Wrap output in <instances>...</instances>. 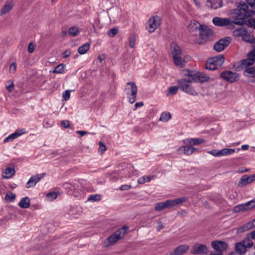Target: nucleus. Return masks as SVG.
I'll use <instances>...</instances> for the list:
<instances>
[{
  "label": "nucleus",
  "mask_w": 255,
  "mask_h": 255,
  "mask_svg": "<svg viewBox=\"0 0 255 255\" xmlns=\"http://www.w3.org/2000/svg\"><path fill=\"white\" fill-rule=\"evenodd\" d=\"M255 11L249 9L248 5L245 2H240L237 5V9H233L231 13V17L235 20V24L241 25L244 24L248 26L255 29V18L249 17L252 16Z\"/></svg>",
  "instance_id": "f257e3e1"
},
{
  "label": "nucleus",
  "mask_w": 255,
  "mask_h": 255,
  "mask_svg": "<svg viewBox=\"0 0 255 255\" xmlns=\"http://www.w3.org/2000/svg\"><path fill=\"white\" fill-rule=\"evenodd\" d=\"M186 77L177 81L179 88L184 92L193 96H197V92L194 90L191 86V83L194 82L191 80L192 77L188 75H184Z\"/></svg>",
  "instance_id": "f03ea898"
},
{
  "label": "nucleus",
  "mask_w": 255,
  "mask_h": 255,
  "mask_svg": "<svg viewBox=\"0 0 255 255\" xmlns=\"http://www.w3.org/2000/svg\"><path fill=\"white\" fill-rule=\"evenodd\" d=\"M128 231V227L127 226H124L118 229L105 241V246L106 247H109L114 245L118 241L124 238Z\"/></svg>",
  "instance_id": "7ed1b4c3"
},
{
  "label": "nucleus",
  "mask_w": 255,
  "mask_h": 255,
  "mask_svg": "<svg viewBox=\"0 0 255 255\" xmlns=\"http://www.w3.org/2000/svg\"><path fill=\"white\" fill-rule=\"evenodd\" d=\"M185 197H182L174 200H168L165 202H161L156 203L155 206V210L157 211H160L162 210L169 208L180 204L186 201Z\"/></svg>",
  "instance_id": "20e7f679"
},
{
  "label": "nucleus",
  "mask_w": 255,
  "mask_h": 255,
  "mask_svg": "<svg viewBox=\"0 0 255 255\" xmlns=\"http://www.w3.org/2000/svg\"><path fill=\"white\" fill-rule=\"evenodd\" d=\"M225 61L223 55H219L208 59L206 64L207 69L215 70L220 68Z\"/></svg>",
  "instance_id": "39448f33"
},
{
  "label": "nucleus",
  "mask_w": 255,
  "mask_h": 255,
  "mask_svg": "<svg viewBox=\"0 0 255 255\" xmlns=\"http://www.w3.org/2000/svg\"><path fill=\"white\" fill-rule=\"evenodd\" d=\"M199 37L194 39L198 44L204 43L208 38L213 34V31L206 25H202L199 31Z\"/></svg>",
  "instance_id": "423d86ee"
},
{
  "label": "nucleus",
  "mask_w": 255,
  "mask_h": 255,
  "mask_svg": "<svg viewBox=\"0 0 255 255\" xmlns=\"http://www.w3.org/2000/svg\"><path fill=\"white\" fill-rule=\"evenodd\" d=\"M126 94L130 103L133 104L136 100L137 88L134 82H128L126 86Z\"/></svg>",
  "instance_id": "0eeeda50"
},
{
  "label": "nucleus",
  "mask_w": 255,
  "mask_h": 255,
  "mask_svg": "<svg viewBox=\"0 0 255 255\" xmlns=\"http://www.w3.org/2000/svg\"><path fill=\"white\" fill-rule=\"evenodd\" d=\"M183 75H188L191 76L192 78L191 80H193L194 82H204L207 81L209 78L206 75L194 71L184 70L183 72Z\"/></svg>",
  "instance_id": "6e6552de"
},
{
  "label": "nucleus",
  "mask_w": 255,
  "mask_h": 255,
  "mask_svg": "<svg viewBox=\"0 0 255 255\" xmlns=\"http://www.w3.org/2000/svg\"><path fill=\"white\" fill-rule=\"evenodd\" d=\"M161 19L159 16L155 15L150 18L146 23V29L149 33L153 32L160 25Z\"/></svg>",
  "instance_id": "1a4fd4ad"
},
{
  "label": "nucleus",
  "mask_w": 255,
  "mask_h": 255,
  "mask_svg": "<svg viewBox=\"0 0 255 255\" xmlns=\"http://www.w3.org/2000/svg\"><path fill=\"white\" fill-rule=\"evenodd\" d=\"M235 152L232 148H223L221 150L213 149L207 151V153L217 157L232 155Z\"/></svg>",
  "instance_id": "9d476101"
},
{
  "label": "nucleus",
  "mask_w": 255,
  "mask_h": 255,
  "mask_svg": "<svg viewBox=\"0 0 255 255\" xmlns=\"http://www.w3.org/2000/svg\"><path fill=\"white\" fill-rule=\"evenodd\" d=\"M235 20H230L228 18H222L219 17H215L212 20L213 24L217 26H228L230 27L233 26Z\"/></svg>",
  "instance_id": "9b49d317"
},
{
  "label": "nucleus",
  "mask_w": 255,
  "mask_h": 255,
  "mask_svg": "<svg viewBox=\"0 0 255 255\" xmlns=\"http://www.w3.org/2000/svg\"><path fill=\"white\" fill-rule=\"evenodd\" d=\"M220 75L222 78L231 83L237 81L239 78V75L237 73L229 71L222 72Z\"/></svg>",
  "instance_id": "f8f14e48"
},
{
  "label": "nucleus",
  "mask_w": 255,
  "mask_h": 255,
  "mask_svg": "<svg viewBox=\"0 0 255 255\" xmlns=\"http://www.w3.org/2000/svg\"><path fill=\"white\" fill-rule=\"evenodd\" d=\"M212 247L217 252L223 253V252L226 251L228 245L227 243L222 241H214L211 243Z\"/></svg>",
  "instance_id": "ddd939ff"
},
{
  "label": "nucleus",
  "mask_w": 255,
  "mask_h": 255,
  "mask_svg": "<svg viewBox=\"0 0 255 255\" xmlns=\"http://www.w3.org/2000/svg\"><path fill=\"white\" fill-rule=\"evenodd\" d=\"M230 43V39L229 37L222 38L215 43L214 45V49L217 52L223 51Z\"/></svg>",
  "instance_id": "4468645a"
},
{
  "label": "nucleus",
  "mask_w": 255,
  "mask_h": 255,
  "mask_svg": "<svg viewBox=\"0 0 255 255\" xmlns=\"http://www.w3.org/2000/svg\"><path fill=\"white\" fill-rule=\"evenodd\" d=\"M208 252L207 247L204 245L196 244L191 250V253L193 254H204Z\"/></svg>",
  "instance_id": "2eb2a0df"
},
{
  "label": "nucleus",
  "mask_w": 255,
  "mask_h": 255,
  "mask_svg": "<svg viewBox=\"0 0 255 255\" xmlns=\"http://www.w3.org/2000/svg\"><path fill=\"white\" fill-rule=\"evenodd\" d=\"M184 144L191 146L198 145L205 142V140L199 138H188L183 140Z\"/></svg>",
  "instance_id": "dca6fc26"
},
{
  "label": "nucleus",
  "mask_w": 255,
  "mask_h": 255,
  "mask_svg": "<svg viewBox=\"0 0 255 255\" xmlns=\"http://www.w3.org/2000/svg\"><path fill=\"white\" fill-rule=\"evenodd\" d=\"M245 76L249 78V81L252 82H255V68L249 67L247 68L244 71Z\"/></svg>",
  "instance_id": "f3484780"
},
{
  "label": "nucleus",
  "mask_w": 255,
  "mask_h": 255,
  "mask_svg": "<svg viewBox=\"0 0 255 255\" xmlns=\"http://www.w3.org/2000/svg\"><path fill=\"white\" fill-rule=\"evenodd\" d=\"M206 6L213 9H217L222 6L223 2L221 0H207Z\"/></svg>",
  "instance_id": "a211bd4d"
},
{
  "label": "nucleus",
  "mask_w": 255,
  "mask_h": 255,
  "mask_svg": "<svg viewBox=\"0 0 255 255\" xmlns=\"http://www.w3.org/2000/svg\"><path fill=\"white\" fill-rule=\"evenodd\" d=\"M255 180V176H242L238 183V186L244 187Z\"/></svg>",
  "instance_id": "6ab92c4d"
},
{
  "label": "nucleus",
  "mask_w": 255,
  "mask_h": 255,
  "mask_svg": "<svg viewBox=\"0 0 255 255\" xmlns=\"http://www.w3.org/2000/svg\"><path fill=\"white\" fill-rule=\"evenodd\" d=\"M82 212V208L80 206H74L71 207L69 210V214L74 218H77Z\"/></svg>",
  "instance_id": "aec40b11"
},
{
  "label": "nucleus",
  "mask_w": 255,
  "mask_h": 255,
  "mask_svg": "<svg viewBox=\"0 0 255 255\" xmlns=\"http://www.w3.org/2000/svg\"><path fill=\"white\" fill-rule=\"evenodd\" d=\"M188 247L185 245H182L176 248L174 252L170 253V255H182L188 250Z\"/></svg>",
  "instance_id": "412c9836"
},
{
  "label": "nucleus",
  "mask_w": 255,
  "mask_h": 255,
  "mask_svg": "<svg viewBox=\"0 0 255 255\" xmlns=\"http://www.w3.org/2000/svg\"><path fill=\"white\" fill-rule=\"evenodd\" d=\"M71 190H73V195L79 199L84 197L85 195V192L81 189H77L74 185H70V187Z\"/></svg>",
  "instance_id": "4be33fe9"
},
{
  "label": "nucleus",
  "mask_w": 255,
  "mask_h": 255,
  "mask_svg": "<svg viewBox=\"0 0 255 255\" xmlns=\"http://www.w3.org/2000/svg\"><path fill=\"white\" fill-rule=\"evenodd\" d=\"M170 51L173 57L181 55L180 47L175 43H172L171 44Z\"/></svg>",
  "instance_id": "5701e85b"
},
{
  "label": "nucleus",
  "mask_w": 255,
  "mask_h": 255,
  "mask_svg": "<svg viewBox=\"0 0 255 255\" xmlns=\"http://www.w3.org/2000/svg\"><path fill=\"white\" fill-rule=\"evenodd\" d=\"M202 25L198 21L193 20L191 21L190 23L188 26V29L191 32H195L196 30L199 31V28H201Z\"/></svg>",
  "instance_id": "b1692460"
},
{
  "label": "nucleus",
  "mask_w": 255,
  "mask_h": 255,
  "mask_svg": "<svg viewBox=\"0 0 255 255\" xmlns=\"http://www.w3.org/2000/svg\"><path fill=\"white\" fill-rule=\"evenodd\" d=\"M42 176H31L26 184L27 188L34 187L38 182Z\"/></svg>",
  "instance_id": "393cba45"
},
{
  "label": "nucleus",
  "mask_w": 255,
  "mask_h": 255,
  "mask_svg": "<svg viewBox=\"0 0 255 255\" xmlns=\"http://www.w3.org/2000/svg\"><path fill=\"white\" fill-rule=\"evenodd\" d=\"M235 251L237 254L243 255L247 252V248L241 242H239L235 245Z\"/></svg>",
  "instance_id": "a878e982"
},
{
  "label": "nucleus",
  "mask_w": 255,
  "mask_h": 255,
  "mask_svg": "<svg viewBox=\"0 0 255 255\" xmlns=\"http://www.w3.org/2000/svg\"><path fill=\"white\" fill-rule=\"evenodd\" d=\"M13 3L11 1H7L1 8L0 11V15L2 16L5 15L9 12L12 8Z\"/></svg>",
  "instance_id": "bb28decb"
},
{
  "label": "nucleus",
  "mask_w": 255,
  "mask_h": 255,
  "mask_svg": "<svg viewBox=\"0 0 255 255\" xmlns=\"http://www.w3.org/2000/svg\"><path fill=\"white\" fill-rule=\"evenodd\" d=\"M20 207L24 209L28 208L30 206V200L28 197L23 198L19 202Z\"/></svg>",
  "instance_id": "cd10ccee"
},
{
  "label": "nucleus",
  "mask_w": 255,
  "mask_h": 255,
  "mask_svg": "<svg viewBox=\"0 0 255 255\" xmlns=\"http://www.w3.org/2000/svg\"><path fill=\"white\" fill-rule=\"evenodd\" d=\"M181 55L173 57L176 66L182 68L184 66V61L181 57Z\"/></svg>",
  "instance_id": "c85d7f7f"
},
{
  "label": "nucleus",
  "mask_w": 255,
  "mask_h": 255,
  "mask_svg": "<svg viewBox=\"0 0 255 255\" xmlns=\"http://www.w3.org/2000/svg\"><path fill=\"white\" fill-rule=\"evenodd\" d=\"M241 242L246 247V248L252 247L254 244L252 240L247 235L244 240H243Z\"/></svg>",
  "instance_id": "c756f323"
},
{
  "label": "nucleus",
  "mask_w": 255,
  "mask_h": 255,
  "mask_svg": "<svg viewBox=\"0 0 255 255\" xmlns=\"http://www.w3.org/2000/svg\"><path fill=\"white\" fill-rule=\"evenodd\" d=\"M90 43H86L78 48V51L80 54H84L89 50Z\"/></svg>",
  "instance_id": "7c9ffc66"
},
{
  "label": "nucleus",
  "mask_w": 255,
  "mask_h": 255,
  "mask_svg": "<svg viewBox=\"0 0 255 255\" xmlns=\"http://www.w3.org/2000/svg\"><path fill=\"white\" fill-rule=\"evenodd\" d=\"M184 154L187 155H190L193 154L195 151L197 150V148L194 147L193 146L189 145H186L184 146Z\"/></svg>",
  "instance_id": "2f4dec72"
},
{
  "label": "nucleus",
  "mask_w": 255,
  "mask_h": 255,
  "mask_svg": "<svg viewBox=\"0 0 255 255\" xmlns=\"http://www.w3.org/2000/svg\"><path fill=\"white\" fill-rule=\"evenodd\" d=\"M246 29L244 27H240L237 28L233 31V34L235 37H241L244 35Z\"/></svg>",
  "instance_id": "473e14b6"
},
{
  "label": "nucleus",
  "mask_w": 255,
  "mask_h": 255,
  "mask_svg": "<svg viewBox=\"0 0 255 255\" xmlns=\"http://www.w3.org/2000/svg\"><path fill=\"white\" fill-rule=\"evenodd\" d=\"M59 195L57 192H51L47 193L46 195V199L48 201H52L57 198Z\"/></svg>",
  "instance_id": "72a5a7b5"
},
{
  "label": "nucleus",
  "mask_w": 255,
  "mask_h": 255,
  "mask_svg": "<svg viewBox=\"0 0 255 255\" xmlns=\"http://www.w3.org/2000/svg\"><path fill=\"white\" fill-rule=\"evenodd\" d=\"M247 207H246V204H242L235 206L233 208V212L234 213H239L241 211H247Z\"/></svg>",
  "instance_id": "f704fd0d"
},
{
  "label": "nucleus",
  "mask_w": 255,
  "mask_h": 255,
  "mask_svg": "<svg viewBox=\"0 0 255 255\" xmlns=\"http://www.w3.org/2000/svg\"><path fill=\"white\" fill-rule=\"evenodd\" d=\"M171 118V115L169 112H163L161 114L159 120L163 122H166Z\"/></svg>",
  "instance_id": "c9c22d12"
},
{
  "label": "nucleus",
  "mask_w": 255,
  "mask_h": 255,
  "mask_svg": "<svg viewBox=\"0 0 255 255\" xmlns=\"http://www.w3.org/2000/svg\"><path fill=\"white\" fill-rule=\"evenodd\" d=\"M65 66L63 64H59L55 69L52 71L54 73L62 74L64 72Z\"/></svg>",
  "instance_id": "e433bc0d"
},
{
  "label": "nucleus",
  "mask_w": 255,
  "mask_h": 255,
  "mask_svg": "<svg viewBox=\"0 0 255 255\" xmlns=\"http://www.w3.org/2000/svg\"><path fill=\"white\" fill-rule=\"evenodd\" d=\"M79 28L76 26L70 27L68 31V33L71 36H77L79 33Z\"/></svg>",
  "instance_id": "4c0bfd02"
},
{
  "label": "nucleus",
  "mask_w": 255,
  "mask_h": 255,
  "mask_svg": "<svg viewBox=\"0 0 255 255\" xmlns=\"http://www.w3.org/2000/svg\"><path fill=\"white\" fill-rule=\"evenodd\" d=\"M101 200V195L99 194H92L90 195L87 201L97 202Z\"/></svg>",
  "instance_id": "58836bf2"
},
{
  "label": "nucleus",
  "mask_w": 255,
  "mask_h": 255,
  "mask_svg": "<svg viewBox=\"0 0 255 255\" xmlns=\"http://www.w3.org/2000/svg\"><path fill=\"white\" fill-rule=\"evenodd\" d=\"M179 88V86H171L168 88L167 96L174 95L176 94Z\"/></svg>",
  "instance_id": "ea45409f"
},
{
  "label": "nucleus",
  "mask_w": 255,
  "mask_h": 255,
  "mask_svg": "<svg viewBox=\"0 0 255 255\" xmlns=\"http://www.w3.org/2000/svg\"><path fill=\"white\" fill-rule=\"evenodd\" d=\"M151 180V176H141L137 179L138 184H142Z\"/></svg>",
  "instance_id": "a19ab883"
},
{
  "label": "nucleus",
  "mask_w": 255,
  "mask_h": 255,
  "mask_svg": "<svg viewBox=\"0 0 255 255\" xmlns=\"http://www.w3.org/2000/svg\"><path fill=\"white\" fill-rule=\"evenodd\" d=\"M242 39L243 40L248 42H252V38L250 33L248 32V31L246 29L245 33L243 36L242 37Z\"/></svg>",
  "instance_id": "79ce46f5"
},
{
  "label": "nucleus",
  "mask_w": 255,
  "mask_h": 255,
  "mask_svg": "<svg viewBox=\"0 0 255 255\" xmlns=\"http://www.w3.org/2000/svg\"><path fill=\"white\" fill-rule=\"evenodd\" d=\"M252 229V227H251L249 222H248L246 224L240 227L238 230V232L239 233H242V232H245V231L249 230L250 229Z\"/></svg>",
  "instance_id": "37998d69"
},
{
  "label": "nucleus",
  "mask_w": 255,
  "mask_h": 255,
  "mask_svg": "<svg viewBox=\"0 0 255 255\" xmlns=\"http://www.w3.org/2000/svg\"><path fill=\"white\" fill-rule=\"evenodd\" d=\"M118 32V28L113 27L110 29L107 32L108 35L110 37H114Z\"/></svg>",
  "instance_id": "c03bdc74"
},
{
  "label": "nucleus",
  "mask_w": 255,
  "mask_h": 255,
  "mask_svg": "<svg viewBox=\"0 0 255 255\" xmlns=\"http://www.w3.org/2000/svg\"><path fill=\"white\" fill-rule=\"evenodd\" d=\"M15 170L13 167H7L5 168L2 172L3 174L5 175H13L15 174Z\"/></svg>",
  "instance_id": "a18cd8bd"
},
{
  "label": "nucleus",
  "mask_w": 255,
  "mask_h": 255,
  "mask_svg": "<svg viewBox=\"0 0 255 255\" xmlns=\"http://www.w3.org/2000/svg\"><path fill=\"white\" fill-rule=\"evenodd\" d=\"M255 62L249 58H247L246 59L243 60L242 61V65L244 66H249L253 65Z\"/></svg>",
  "instance_id": "49530a36"
},
{
  "label": "nucleus",
  "mask_w": 255,
  "mask_h": 255,
  "mask_svg": "<svg viewBox=\"0 0 255 255\" xmlns=\"http://www.w3.org/2000/svg\"><path fill=\"white\" fill-rule=\"evenodd\" d=\"M247 210H250L255 208V199L252 200L245 203Z\"/></svg>",
  "instance_id": "de8ad7c7"
},
{
  "label": "nucleus",
  "mask_w": 255,
  "mask_h": 255,
  "mask_svg": "<svg viewBox=\"0 0 255 255\" xmlns=\"http://www.w3.org/2000/svg\"><path fill=\"white\" fill-rule=\"evenodd\" d=\"M25 133H26V131L25 128L18 129L14 132L17 138Z\"/></svg>",
  "instance_id": "09e8293b"
},
{
  "label": "nucleus",
  "mask_w": 255,
  "mask_h": 255,
  "mask_svg": "<svg viewBox=\"0 0 255 255\" xmlns=\"http://www.w3.org/2000/svg\"><path fill=\"white\" fill-rule=\"evenodd\" d=\"M99 152L101 154H103L107 149L105 144L102 142L100 141L99 143Z\"/></svg>",
  "instance_id": "8fccbe9b"
},
{
  "label": "nucleus",
  "mask_w": 255,
  "mask_h": 255,
  "mask_svg": "<svg viewBox=\"0 0 255 255\" xmlns=\"http://www.w3.org/2000/svg\"><path fill=\"white\" fill-rule=\"evenodd\" d=\"M16 138L17 137H16V135H15V134L13 132V133L10 134V135H9L7 137H6L4 139V142H7L10 141H12Z\"/></svg>",
  "instance_id": "3c124183"
},
{
  "label": "nucleus",
  "mask_w": 255,
  "mask_h": 255,
  "mask_svg": "<svg viewBox=\"0 0 255 255\" xmlns=\"http://www.w3.org/2000/svg\"><path fill=\"white\" fill-rule=\"evenodd\" d=\"M135 37L134 36H131L129 39V45L130 47L133 48L135 46Z\"/></svg>",
  "instance_id": "603ef678"
},
{
  "label": "nucleus",
  "mask_w": 255,
  "mask_h": 255,
  "mask_svg": "<svg viewBox=\"0 0 255 255\" xmlns=\"http://www.w3.org/2000/svg\"><path fill=\"white\" fill-rule=\"evenodd\" d=\"M70 97V93L69 91L66 90L63 93V98L65 101L69 99Z\"/></svg>",
  "instance_id": "864d4df0"
},
{
  "label": "nucleus",
  "mask_w": 255,
  "mask_h": 255,
  "mask_svg": "<svg viewBox=\"0 0 255 255\" xmlns=\"http://www.w3.org/2000/svg\"><path fill=\"white\" fill-rule=\"evenodd\" d=\"M249 171V169L245 167H241L235 171V174H242Z\"/></svg>",
  "instance_id": "5fc2aeb1"
},
{
  "label": "nucleus",
  "mask_w": 255,
  "mask_h": 255,
  "mask_svg": "<svg viewBox=\"0 0 255 255\" xmlns=\"http://www.w3.org/2000/svg\"><path fill=\"white\" fill-rule=\"evenodd\" d=\"M35 45L32 42L30 43L28 46V51L30 53H32L35 49Z\"/></svg>",
  "instance_id": "6e6d98bb"
},
{
  "label": "nucleus",
  "mask_w": 255,
  "mask_h": 255,
  "mask_svg": "<svg viewBox=\"0 0 255 255\" xmlns=\"http://www.w3.org/2000/svg\"><path fill=\"white\" fill-rule=\"evenodd\" d=\"M16 70V64L15 62H12L9 68V71L11 73H14Z\"/></svg>",
  "instance_id": "4d7b16f0"
},
{
  "label": "nucleus",
  "mask_w": 255,
  "mask_h": 255,
  "mask_svg": "<svg viewBox=\"0 0 255 255\" xmlns=\"http://www.w3.org/2000/svg\"><path fill=\"white\" fill-rule=\"evenodd\" d=\"M248 58L253 60L255 62V50H253L248 54Z\"/></svg>",
  "instance_id": "13d9d810"
},
{
  "label": "nucleus",
  "mask_w": 255,
  "mask_h": 255,
  "mask_svg": "<svg viewBox=\"0 0 255 255\" xmlns=\"http://www.w3.org/2000/svg\"><path fill=\"white\" fill-rule=\"evenodd\" d=\"M61 125L64 128H68L70 127V123L67 120L62 121Z\"/></svg>",
  "instance_id": "bf43d9fd"
},
{
  "label": "nucleus",
  "mask_w": 255,
  "mask_h": 255,
  "mask_svg": "<svg viewBox=\"0 0 255 255\" xmlns=\"http://www.w3.org/2000/svg\"><path fill=\"white\" fill-rule=\"evenodd\" d=\"M15 197V195L11 193L9 194H7L5 196V199L6 200L11 201L14 199Z\"/></svg>",
  "instance_id": "052dcab7"
},
{
  "label": "nucleus",
  "mask_w": 255,
  "mask_h": 255,
  "mask_svg": "<svg viewBox=\"0 0 255 255\" xmlns=\"http://www.w3.org/2000/svg\"><path fill=\"white\" fill-rule=\"evenodd\" d=\"M247 2L252 8L255 7V0H247Z\"/></svg>",
  "instance_id": "680f3d73"
},
{
  "label": "nucleus",
  "mask_w": 255,
  "mask_h": 255,
  "mask_svg": "<svg viewBox=\"0 0 255 255\" xmlns=\"http://www.w3.org/2000/svg\"><path fill=\"white\" fill-rule=\"evenodd\" d=\"M13 87H14V84L12 82H10V83L9 85L6 86V88L7 90L9 92H11L13 91Z\"/></svg>",
  "instance_id": "e2e57ef3"
},
{
  "label": "nucleus",
  "mask_w": 255,
  "mask_h": 255,
  "mask_svg": "<svg viewBox=\"0 0 255 255\" xmlns=\"http://www.w3.org/2000/svg\"><path fill=\"white\" fill-rule=\"evenodd\" d=\"M131 186L128 185H123L120 187L121 190H128L130 188Z\"/></svg>",
  "instance_id": "0e129e2a"
},
{
  "label": "nucleus",
  "mask_w": 255,
  "mask_h": 255,
  "mask_svg": "<svg viewBox=\"0 0 255 255\" xmlns=\"http://www.w3.org/2000/svg\"><path fill=\"white\" fill-rule=\"evenodd\" d=\"M184 149H185L184 146H181L177 149V152L178 154H184Z\"/></svg>",
  "instance_id": "69168bd1"
},
{
  "label": "nucleus",
  "mask_w": 255,
  "mask_h": 255,
  "mask_svg": "<svg viewBox=\"0 0 255 255\" xmlns=\"http://www.w3.org/2000/svg\"><path fill=\"white\" fill-rule=\"evenodd\" d=\"M247 235L249 236L252 240H255V230L248 234Z\"/></svg>",
  "instance_id": "338daca9"
},
{
  "label": "nucleus",
  "mask_w": 255,
  "mask_h": 255,
  "mask_svg": "<svg viewBox=\"0 0 255 255\" xmlns=\"http://www.w3.org/2000/svg\"><path fill=\"white\" fill-rule=\"evenodd\" d=\"M76 132L77 133L79 134L80 135V136H83L84 135L88 133L87 131L84 130H77Z\"/></svg>",
  "instance_id": "774afa93"
}]
</instances>
